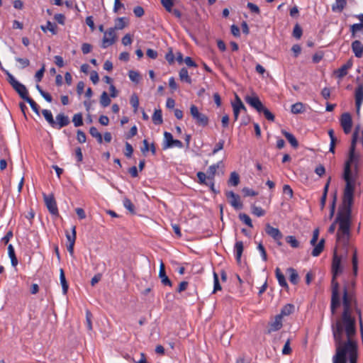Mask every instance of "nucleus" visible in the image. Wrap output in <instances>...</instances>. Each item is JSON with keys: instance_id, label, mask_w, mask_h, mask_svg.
Masks as SVG:
<instances>
[{"instance_id": "nucleus-1", "label": "nucleus", "mask_w": 363, "mask_h": 363, "mask_svg": "<svg viewBox=\"0 0 363 363\" xmlns=\"http://www.w3.org/2000/svg\"><path fill=\"white\" fill-rule=\"evenodd\" d=\"M354 297L346 287L343 291V312L332 325L335 353L333 363H357L358 345L356 340L355 318L352 315Z\"/></svg>"}, {"instance_id": "nucleus-2", "label": "nucleus", "mask_w": 363, "mask_h": 363, "mask_svg": "<svg viewBox=\"0 0 363 363\" xmlns=\"http://www.w3.org/2000/svg\"><path fill=\"white\" fill-rule=\"evenodd\" d=\"M353 198L354 196H351V200L346 201L345 194H343L342 202L338 208L337 216L333 223L328 228V232L333 233L336 229V225L338 224L336 241L337 245H341L344 247L348 246L351 236Z\"/></svg>"}, {"instance_id": "nucleus-3", "label": "nucleus", "mask_w": 363, "mask_h": 363, "mask_svg": "<svg viewBox=\"0 0 363 363\" xmlns=\"http://www.w3.org/2000/svg\"><path fill=\"white\" fill-rule=\"evenodd\" d=\"M359 160V155L355 152V149L350 148L348 159L345 162L343 179L346 182L344 189V194L346 201L351 200V196H354V179L352 177L351 174V164H357Z\"/></svg>"}, {"instance_id": "nucleus-4", "label": "nucleus", "mask_w": 363, "mask_h": 363, "mask_svg": "<svg viewBox=\"0 0 363 363\" xmlns=\"http://www.w3.org/2000/svg\"><path fill=\"white\" fill-rule=\"evenodd\" d=\"M333 279H332V298L330 309L333 314L335 313L336 309L340 306V296L339 294V284L335 280L336 277L339 275L342 269L341 267V258L337 254L336 250L334 251L333 264Z\"/></svg>"}, {"instance_id": "nucleus-5", "label": "nucleus", "mask_w": 363, "mask_h": 363, "mask_svg": "<svg viewBox=\"0 0 363 363\" xmlns=\"http://www.w3.org/2000/svg\"><path fill=\"white\" fill-rule=\"evenodd\" d=\"M190 114L198 125L206 126L208 124V118L206 115L199 111L195 105H191Z\"/></svg>"}, {"instance_id": "nucleus-6", "label": "nucleus", "mask_w": 363, "mask_h": 363, "mask_svg": "<svg viewBox=\"0 0 363 363\" xmlns=\"http://www.w3.org/2000/svg\"><path fill=\"white\" fill-rule=\"evenodd\" d=\"M6 74L8 77V81L11 84V85L13 86V88L18 92L19 96L25 100L28 96V91L26 88V86L21 84L19 82H18L15 77L9 73L8 71H6Z\"/></svg>"}, {"instance_id": "nucleus-7", "label": "nucleus", "mask_w": 363, "mask_h": 363, "mask_svg": "<svg viewBox=\"0 0 363 363\" xmlns=\"http://www.w3.org/2000/svg\"><path fill=\"white\" fill-rule=\"evenodd\" d=\"M319 236V230L315 229L313 233V238L310 241L311 245L314 246L311 255L313 257H318L322 252L324 248L325 240L321 239L318 244H316Z\"/></svg>"}, {"instance_id": "nucleus-8", "label": "nucleus", "mask_w": 363, "mask_h": 363, "mask_svg": "<svg viewBox=\"0 0 363 363\" xmlns=\"http://www.w3.org/2000/svg\"><path fill=\"white\" fill-rule=\"evenodd\" d=\"M117 35L116 33V28H108L106 31L104 32L101 47L103 48H106L107 47L115 43Z\"/></svg>"}, {"instance_id": "nucleus-9", "label": "nucleus", "mask_w": 363, "mask_h": 363, "mask_svg": "<svg viewBox=\"0 0 363 363\" xmlns=\"http://www.w3.org/2000/svg\"><path fill=\"white\" fill-rule=\"evenodd\" d=\"M173 147L182 148L183 147V144L180 140L174 139L170 133L164 132L163 149L165 150Z\"/></svg>"}, {"instance_id": "nucleus-10", "label": "nucleus", "mask_w": 363, "mask_h": 363, "mask_svg": "<svg viewBox=\"0 0 363 363\" xmlns=\"http://www.w3.org/2000/svg\"><path fill=\"white\" fill-rule=\"evenodd\" d=\"M340 123L345 134L347 135L351 133L352 128V119L349 113H344L341 115Z\"/></svg>"}, {"instance_id": "nucleus-11", "label": "nucleus", "mask_w": 363, "mask_h": 363, "mask_svg": "<svg viewBox=\"0 0 363 363\" xmlns=\"http://www.w3.org/2000/svg\"><path fill=\"white\" fill-rule=\"evenodd\" d=\"M225 196L229 201L230 205L235 209H241L242 208V203L240 201V196L235 194L232 191H227Z\"/></svg>"}, {"instance_id": "nucleus-12", "label": "nucleus", "mask_w": 363, "mask_h": 363, "mask_svg": "<svg viewBox=\"0 0 363 363\" xmlns=\"http://www.w3.org/2000/svg\"><path fill=\"white\" fill-rule=\"evenodd\" d=\"M44 201L50 213L52 215L58 214V209L55 199L52 195L44 194Z\"/></svg>"}, {"instance_id": "nucleus-13", "label": "nucleus", "mask_w": 363, "mask_h": 363, "mask_svg": "<svg viewBox=\"0 0 363 363\" xmlns=\"http://www.w3.org/2000/svg\"><path fill=\"white\" fill-rule=\"evenodd\" d=\"M245 101L251 106L252 108L256 109L259 113H262L264 105L256 95L246 96L245 98Z\"/></svg>"}, {"instance_id": "nucleus-14", "label": "nucleus", "mask_w": 363, "mask_h": 363, "mask_svg": "<svg viewBox=\"0 0 363 363\" xmlns=\"http://www.w3.org/2000/svg\"><path fill=\"white\" fill-rule=\"evenodd\" d=\"M69 122V117L61 113L56 116L52 127L56 129H61L62 128L67 126Z\"/></svg>"}, {"instance_id": "nucleus-15", "label": "nucleus", "mask_w": 363, "mask_h": 363, "mask_svg": "<svg viewBox=\"0 0 363 363\" xmlns=\"http://www.w3.org/2000/svg\"><path fill=\"white\" fill-rule=\"evenodd\" d=\"M355 105L357 114H360L361 106L363 103V84H359L355 89Z\"/></svg>"}, {"instance_id": "nucleus-16", "label": "nucleus", "mask_w": 363, "mask_h": 363, "mask_svg": "<svg viewBox=\"0 0 363 363\" xmlns=\"http://www.w3.org/2000/svg\"><path fill=\"white\" fill-rule=\"evenodd\" d=\"M233 108L234 120L237 121L241 110H245V106L238 95H235V101L232 104Z\"/></svg>"}, {"instance_id": "nucleus-17", "label": "nucleus", "mask_w": 363, "mask_h": 363, "mask_svg": "<svg viewBox=\"0 0 363 363\" xmlns=\"http://www.w3.org/2000/svg\"><path fill=\"white\" fill-rule=\"evenodd\" d=\"M282 317L279 315H277L274 319L272 320L269 324L268 333L275 332L279 330L282 327Z\"/></svg>"}, {"instance_id": "nucleus-18", "label": "nucleus", "mask_w": 363, "mask_h": 363, "mask_svg": "<svg viewBox=\"0 0 363 363\" xmlns=\"http://www.w3.org/2000/svg\"><path fill=\"white\" fill-rule=\"evenodd\" d=\"M352 59H350L345 65L341 66L340 68L335 71V74L338 78L342 79V77L347 75L348 69H350L352 67Z\"/></svg>"}, {"instance_id": "nucleus-19", "label": "nucleus", "mask_w": 363, "mask_h": 363, "mask_svg": "<svg viewBox=\"0 0 363 363\" xmlns=\"http://www.w3.org/2000/svg\"><path fill=\"white\" fill-rule=\"evenodd\" d=\"M265 230L275 241H279L282 238V234L280 230L277 228L271 226L269 224L266 225Z\"/></svg>"}, {"instance_id": "nucleus-20", "label": "nucleus", "mask_w": 363, "mask_h": 363, "mask_svg": "<svg viewBox=\"0 0 363 363\" xmlns=\"http://www.w3.org/2000/svg\"><path fill=\"white\" fill-rule=\"evenodd\" d=\"M159 277L161 279V282L164 285H167L169 286H172V281L169 280L168 277L166 275L164 264L162 262H160V265Z\"/></svg>"}, {"instance_id": "nucleus-21", "label": "nucleus", "mask_w": 363, "mask_h": 363, "mask_svg": "<svg viewBox=\"0 0 363 363\" xmlns=\"http://www.w3.org/2000/svg\"><path fill=\"white\" fill-rule=\"evenodd\" d=\"M352 50L357 57H361L363 55V44L359 40H354L352 43Z\"/></svg>"}, {"instance_id": "nucleus-22", "label": "nucleus", "mask_w": 363, "mask_h": 363, "mask_svg": "<svg viewBox=\"0 0 363 363\" xmlns=\"http://www.w3.org/2000/svg\"><path fill=\"white\" fill-rule=\"evenodd\" d=\"M347 4V0H335L332 6V10L335 12H342Z\"/></svg>"}, {"instance_id": "nucleus-23", "label": "nucleus", "mask_w": 363, "mask_h": 363, "mask_svg": "<svg viewBox=\"0 0 363 363\" xmlns=\"http://www.w3.org/2000/svg\"><path fill=\"white\" fill-rule=\"evenodd\" d=\"M276 277L278 280L279 285L282 287H287L288 284L286 281L284 275L281 273L279 268H277L275 270Z\"/></svg>"}, {"instance_id": "nucleus-24", "label": "nucleus", "mask_w": 363, "mask_h": 363, "mask_svg": "<svg viewBox=\"0 0 363 363\" xmlns=\"http://www.w3.org/2000/svg\"><path fill=\"white\" fill-rule=\"evenodd\" d=\"M291 111L294 114H298L305 111V106L301 102H297L291 106Z\"/></svg>"}, {"instance_id": "nucleus-25", "label": "nucleus", "mask_w": 363, "mask_h": 363, "mask_svg": "<svg viewBox=\"0 0 363 363\" xmlns=\"http://www.w3.org/2000/svg\"><path fill=\"white\" fill-rule=\"evenodd\" d=\"M235 251L236 255V259L238 262L241 260V256L243 252V243L242 241L236 242L235 245Z\"/></svg>"}, {"instance_id": "nucleus-26", "label": "nucleus", "mask_w": 363, "mask_h": 363, "mask_svg": "<svg viewBox=\"0 0 363 363\" xmlns=\"http://www.w3.org/2000/svg\"><path fill=\"white\" fill-rule=\"evenodd\" d=\"M60 280L62 287L63 294H66L68 290V284L66 281L65 272L62 269H60Z\"/></svg>"}, {"instance_id": "nucleus-27", "label": "nucleus", "mask_w": 363, "mask_h": 363, "mask_svg": "<svg viewBox=\"0 0 363 363\" xmlns=\"http://www.w3.org/2000/svg\"><path fill=\"white\" fill-rule=\"evenodd\" d=\"M282 133L285 136V138L287 139V140L289 142V143L291 145L292 147H298V141L291 133L286 132L285 130H282Z\"/></svg>"}, {"instance_id": "nucleus-28", "label": "nucleus", "mask_w": 363, "mask_h": 363, "mask_svg": "<svg viewBox=\"0 0 363 363\" xmlns=\"http://www.w3.org/2000/svg\"><path fill=\"white\" fill-rule=\"evenodd\" d=\"M152 121L155 125L162 124L163 122L162 111L160 109H156L152 115Z\"/></svg>"}, {"instance_id": "nucleus-29", "label": "nucleus", "mask_w": 363, "mask_h": 363, "mask_svg": "<svg viewBox=\"0 0 363 363\" xmlns=\"http://www.w3.org/2000/svg\"><path fill=\"white\" fill-rule=\"evenodd\" d=\"M218 164H213L210 166L207 171L208 180L213 181L215 174L216 173L217 169H218Z\"/></svg>"}, {"instance_id": "nucleus-30", "label": "nucleus", "mask_w": 363, "mask_h": 363, "mask_svg": "<svg viewBox=\"0 0 363 363\" xmlns=\"http://www.w3.org/2000/svg\"><path fill=\"white\" fill-rule=\"evenodd\" d=\"M294 309V305L286 304L281 308V313L279 315H281V317L282 318L284 316L289 315L293 313Z\"/></svg>"}, {"instance_id": "nucleus-31", "label": "nucleus", "mask_w": 363, "mask_h": 363, "mask_svg": "<svg viewBox=\"0 0 363 363\" xmlns=\"http://www.w3.org/2000/svg\"><path fill=\"white\" fill-rule=\"evenodd\" d=\"M287 271L289 274V281L292 284H296L298 281V275L296 269L294 268H289Z\"/></svg>"}, {"instance_id": "nucleus-32", "label": "nucleus", "mask_w": 363, "mask_h": 363, "mask_svg": "<svg viewBox=\"0 0 363 363\" xmlns=\"http://www.w3.org/2000/svg\"><path fill=\"white\" fill-rule=\"evenodd\" d=\"M179 79L180 80L186 82L188 84L191 83V79L189 76L188 71L186 68H182L179 71Z\"/></svg>"}, {"instance_id": "nucleus-33", "label": "nucleus", "mask_w": 363, "mask_h": 363, "mask_svg": "<svg viewBox=\"0 0 363 363\" xmlns=\"http://www.w3.org/2000/svg\"><path fill=\"white\" fill-rule=\"evenodd\" d=\"M240 183V177L238 173L233 172L230 174V179L228 180V184L236 186Z\"/></svg>"}, {"instance_id": "nucleus-34", "label": "nucleus", "mask_w": 363, "mask_h": 363, "mask_svg": "<svg viewBox=\"0 0 363 363\" xmlns=\"http://www.w3.org/2000/svg\"><path fill=\"white\" fill-rule=\"evenodd\" d=\"M89 133L93 138H96L99 143H102L103 138L101 134L99 132L96 127H91L89 129Z\"/></svg>"}, {"instance_id": "nucleus-35", "label": "nucleus", "mask_w": 363, "mask_h": 363, "mask_svg": "<svg viewBox=\"0 0 363 363\" xmlns=\"http://www.w3.org/2000/svg\"><path fill=\"white\" fill-rule=\"evenodd\" d=\"M286 242L293 248H298L300 245L299 242L293 235H289L285 238Z\"/></svg>"}, {"instance_id": "nucleus-36", "label": "nucleus", "mask_w": 363, "mask_h": 363, "mask_svg": "<svg viewBox=\"0 0 363 363\" xmlns=\"http://www.w3.org/2000/svg\"><path fill=\"white\" fill-rule=\"evenodd\" d=\"M111 99L106 91H104L100 97V104L103 107H107L111 104Z\"/></svg>"}, {"instance_id": "nucleus-37", "label": "nucleus", "mask_w": 363, "mask_h": 363, "mask_svg": "<svg viewBox=\"0 0 363 363\" xmlns=\"http://www.w3.org/2000/svg\"><path fill=\"white\" fill-rule=\"evenodd\" d=\"M42 114L48 123L50 125V126H52L55 120L53 118L52 112L50 110L44 109L42 111Z\"/></svg>"}, {"instance_id": "nucleus-38", "label": "nucleus", "mask_w": 363, "mask_h": 363, "mask_svg": "<svg viewBox=\"0 0 363 363\" xmlns=\"http://www.w3.org/2000/svg\"><path fill=\"white\" fill-rule=\"evenodd\" d=\"M40 28L44 31L47 32L48 30L50 31L52 34H55L56 31V25L55 23H51L50 21H48L45 26H41Z\"/></svg>"}, {"instance_id": "nucleus-39", "label": "nucleus", "mask_w": 363, "mask_h": 363, "mask_svg": "<svg viewBox=\"0 0 363 363\" xmlns=\"http://www.w3.org/2000/svg\"><path fill=\"white\" fill-rule=\"evenodd\" d=\"M128 77L132 82H133L136 84H138L140 80V74L138 72L134 71V70H130L128 72Z\"/></svg>"}, {"instance_id": "nucleus-40", "label": "nucleus", "mask_w": 363, "mask_h": 363, "mask_svg": "<svg viewBox=\"0 0 363 363\" xmlns=\"http://www.w3.org/2000/svg\"><path fill=\"white\" fill-rule=\"evenodd\" d=\"M72 122L75 127H79L83 125V119L82 113H76L72 118Z\"/></svg>"}, {"instance_id": "nucleus-41", "label": "nucleus", "mask_w": 363, "mask_h": 363, "mask_svg": "<svg viewBox=\"0 0 363 363\" xmlns=\"http://www.w3.org/2000/svg\"><path fill=\"white\" fill-rule=\"evenodd\" d=\"M196 176L199 179L200 184L208 186V175H206L205 173L202 172H199L196 174Z\"/></svg>"}, {"instance_id": "nucleus-42", "label": "nucleus", "mask_w": 363, "mask_h": 363, "mask_svg": "<svg viewBox=\"0 0 363 363\" xmlns=\"http://www.w3.org/2000/svg\"><path fill=\"white\" fill-rule=\"evenodd\" d=\"M66 238L69 243L75 242L76 240V227L73 226L72 228V233L66 231Z\"/></svg>"}, {"instance_id": "nucleus-43", "label": "nucleus", "mask_w": 363, "mask_h": 363, "mask_svg": "<svg viewBox=\"0 0 363 363\" xmlns=\"http://www.w3.org/2000/svg\"><path fill=\"white\" fill-rule=\"evenodd\" d=\"M123 206L126 209H128L132 213H135V206L130 199L125 198L123 199Z\"/></svg>"}, {"instance_id": "nucleus-44", "label": "nucleus", "mask_w": 363, "mask_h": 363, "mask_svg": "<svg viewBox=\"0 0 363 363\" xmlns=\"http://www.w3.org/2000/svg\"><path fill=\"white\" fill-rule=\"evenodd\" d=\"M239 218L240 219V220H242L245 224H246L247 225H248L249 227L250 228H252V220H251V218H250L249 216H247V214L245 213H240L239 215Z\"/></svg>"}, {"instance_id": "nucleus-45", "label": "nucleus", "mask_w": 363, "mask_h": 363, "mask_svg": "<svg viewBox=\"0 0 363 363\" xmlns=\"http://www.w3.org/2000/svg\"><path fill=\"white\" fill-rule=\"evenodd\" d=\"M363 29V26L361 23H354L350 26V32L352 33V37L355 36V34L362 30Z\"/></svg>"}, {"instance_id": "nucleus-46", "label": "nucleus", "mask_w": 363, "mask_h": 363, "mask_svg": "<svg viewBox=\"0 0 363 363\" xmlns=\"http://www.w3.org/2000/svg\"><path fill=\"white\" fill-rule=\"evenodd\" d=\"M130 103L134 108V111L136 112L139 106V99L136 94H133L131 96Z\"/></svg>"}, {"instance_id": "nucleus-47", "label": "nucleus", "mask_w": 363, "mask_h": 363, "mask_svg": "<svg viewBox=\"0 0 363 363\" xmlns=\"http://www.w3.org/2000/svg\"><path fill=\"white\" fill-rule=\"evenodd\" d=\"M252 213L258 217L263 216L265 214L264 210H263L259 206H252Z\"/></svg>"}, {"instance_id": "nucleus-48", "label": "nucleus", "mask_w": 363, "mask_h": 363, "mask_svg": "<svg viewBox=\"0 0 363 363\" xmlns=\"http://www.w3.org/2000/svg\"><path fill=\"white\" fill-rule=\"evenodd\" d=\"M359 130V127L357 126L355 128V130H354V132L352 134V138L351 145H350V148H352L353 147L354 149H356V144H357V141Z\"/></svg>"}, {"instance_id": "nucleus-49", "label": "nucleus", "mask_w": 363, "mask_h": 363, "mask_svg": "<svg viewBox=\"0 0 363 363\" xmlns=\"http://www.w3.org/2000/svg\"><path fill=\"white\" fill-rule=\"evenodd\" d=\"M213 293H216L217 291L221 290V286L218 280V276L216 272H213Z\"/></svg>"}, {"instance_id": "nucleus-50", "label": "nucleus", "mask_w": 363, "mask_h": 363, "mask_svg": "<svg viewBox=\"0 0 363 363\" xmlns=\"http://www.w3.org/2000/svg\"><path fill=\"white\" fill-rule=\"evenodd\" d=\"M91 318H92L91 313L89 311H86V324L87 329L89 330H92Z\"/></svg>"}, {"instance_id": "nucleus-51", "label": "nucleus", "mask_w": 363, "mask_h": 363, "mask_svg": "<svg viewBox=\"0 0 363 363\" xmlns=\"http://www.w3.org/2000/svg\"><path fill=\"white\" fill-rule=\"evenodd\" d=\"M25 101H27L30 104L33 111L38 114V108H39L38 105L29 96H28L25 99Z\"/></svg>"}, {"instance_id": "nucleus-52", "label": "nucleus", "mask_w": 363, "mask_h": 363, "mask_svg": "<svg viewBox=\"0 0 363 363\" xmlns=\"http://www.w3.org/2000/svg\"><path fill=\"white\" fill-rule=\"evenodd\" d=\"M161 3L167 11L170 12L172 11L174 5L172 0H161Z\"/></svg>"}, {"instance_id": "nucleus-53", "label": "nucleus", "mask_w": 363, "mask_h": 363, "mask_svg": "<svg viewBox=\"0 0 363 363\" xmlns=\"http://www.w3.org/2000/svg\"><path fill=\"white\" fill-rule=\"evenodd\" d=\"M293 35L299 39L302 35V29L298 25H296L294 28Z\"/></svg>"}, {"instance_id": "nucleus-54", "label": "nucleus", "mask_w": 363, "mask_h": 363, "mask_svg": "<svg viewBox=\"0 0 363 363\" xmlns=\"http://www.w3.org/2000/svg\"><path fill=\"white\" fill-rule=\"evenodd\" d=\"M262 112L264 113L265 118L270 121H274V116L264 106L263 107V110H262Z\"/></svg>"}, {"instance_id": "nucleus-55", "label": "nucleus", "mask_w": 363, "mask_h": 363, "mask_svg": "<svg viewBox=\"0 0 363 363\" xmlns=\"http://www.w3.org/2000/svg\"><path fill=\"white\" fill-rule=\"evenodd\" d=\"M242 192L245 196H255L257 195V192L247 187L243 188Z\"/></svg>"}, {"instance_id": "nucleus-56", "label": "nucleus", "mask_w": 363, "mask_h": 363, "mask_svg": "<svg viewBox=\"0 0 363 363\" xmlns=\"http://www.w3.org/2000/svg\"><path fill=\"white\" fill-rule=\"evenodd\" d=\"M125 26L123 18H118L116 21V26L113 28L116 30H121Z\"/></svg>"}, {"instance_id": "nucleus-57", "label": "nucleus", "mask_w": 363, "mask_h": 363, "mask_svg": "<svg viewBox=\"0 0 363 363\" xmlns=\"http://www.w3.org/2000/svg\"><path fill=\"white\" fill-rule=\"evenodd\" d=\"M77 139L80 143H85L86 139L85 133L83 131L78 130L77 134Z\"/></svg>"}, {"instance_id": "nucleus-58", "label": "nucleus", "mask_w": 363, "mask_h": 363, "mask_svg": "<svg viewBox=\"0 0 363 363\" xmlns=\"http://www.w3.org/2000/svg\"><path fill=\"white\" fill-rule=\"evenodd\" d=\"M133 152V148L132 145L130 143H125V150L124 152L125 155L127 157H131Z\"/></svg>"}, {"instance_id": "nucleus-59", "label": "nucleus", "mask_w": 363, "mask_h": 363, "mask_svg": "<svg viewBox=\"0 0 363 363\" xmlns=\"http://www.w3.org/2000/svg\"><path fill=\"white\" fill-rule=\"evenodd\" d=\"M257 250L259 251L260 254H261V256H262V258L264 261H267V252H266V250L264 247V246L262 245V244L259 243L257 246Z\"/></svg>"}, {"instance_id": "nucleus-60", "label": "nucleus", "mask_w": 363, "mask_h": 363, "mask_svg": "<svg viewBox=\"0 0 363 363\" xmlns=\"http://www.w3.org/2000/svg\"><path fill=\"white\" fill-rule=\"evenodd\" d=\"M291 352V349L290 347V340H287L286 343L284 345V347L282 349V354H289Z\"/></svg>"}, {"instance_id": "nucleus-61", "label": "nucleus", "mask_w": 363, "mask_h": 363, "mask_svg": "<svg viewBox=\"0 0 363 363\" xmlns=\"http://www.w3.org/2000/svg\"><path fill=\"white\" fill-rule=\"evenodd\" d=\"M16 60L21 64L22 68L28 67L30 64L29 60L26 58L16 57Z\"/></svg>"}, {"instance_id": "nucleus-62", "label": "nucleus", "mask_w": 363, "mask_h": 363, "mask_svg": "<svg viewBox=\"0 0 363 363\" xmlns=\"http://www.w3.org/2000/svg\"><path fill=\"white\" fill-rule=\"evenodd\" d=\"M224 145V140H220L215 146L214 149L212 151V154L215 155L218 151L221 150L223 148Z\"/></svg>"}, {"instance_id": "nucleus-63", "label": "nucleus", "mask_w": 363, "mask_h": 363, "mask_svg": "<svg viewBox=\"0 0 363 363\" xmlns=\"http://www.w3.org/2000/svg\"><path fill=\"white\" fill-rule=\"evenodd\" d=\"M133 12L137 17H141L144 15V9L143 7L140 6L135 7L133 9Z\"/></svg>"}, {"instance_id": "nucleus-64", "label": "nucleus", "mask_w": 363, "mask_h": 363, "mask_svg": "<svg viewBox=\"0 0 363 363\" xmlns=\"http://www.w3.org/2000/svg\"><path fill=\"white\" fill-rule=\"evenodd\" d=\"M122 43L125 46L129 45L132 43V38L130 34H126L122 38Z\"/></svg>"}]
</instances>
